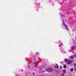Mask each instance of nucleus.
<instances>
[{
  "label": "nucleus",
  "instance_id": "obj_1",
  "mask_svg": "<svg viewBox=\"0 0 76 76\" xmlns=\"http://www.w3.org/2000/svg\"><path fill=\"white\" fill-rule=\"evenodd\" d=\"M64 60L65 61L67 62V64H70L73 62V61H72V60L70 61L69 60L66 59H65Z\"/></svg>",
  "mask_w": 76,
  "mask_h": 76
},
{
  "label": "nucleus",
  "instance_id": "obj_2",
  "mask_svg": "<svg viewBox=\"0 0 76 76\" xmlns=\"http://www.w3.org/2000/svg\"><path fill=\"white\" fill-rule=\"evenodd\" d=\"M63 25L65 28H66V30H67V31H69V29H68V27H67V26L64 23V20H63Z\"/></svg>",
  "mask_w": 76,
  "mask_h": 76
},
{
  "label": "nucleus",
  "instance_id": "obj_3",
  "mask_svg": "<svg viewBox=\"0 0 76 76\" xmlns=\"http://www.w3.org/2000/svg\"><path fill=\"white\" fill-rule=\"evenodd\" d=\"M47 72H51L52 71H53V70L51 68H49L46 69Z\"/></svg>",
  "mask_w": 76,
  "mask_h": 76
},
{
  "label": "nucleus",
  "instance_id": "obj_4",
  "mask_svg": "<svg viewBox=\"0 0 76 76\" xmlns=\"http://www.w3.org/2000/svg\"><path fill=\"white\" fill-rule=\"evenodd\" d=\"M55 67H56V69H58V64H56V66H55Z\"/></svg>",
  "mask_w": 76,
  "mask_h": 76
},
{
  "label": "nucleus",
  "instance_id": "obj_5",
  "mask_svg": "<svg viewBox=\"0 0 76 76\" xmlns=\"http://www.w3.org/2000/svg\"><path fill=\"white\" fill-rule=\"evenodd\" d=\"M72 49L73 50H75V46H72Z\"/></svg>",
  "mask_w": 76,
  "mask_h": 76
},
{
  "label": "nucleus",
  "instance_id": "obj_6",
  "mask_svg": "<svg viewBox=\"0 0 76 76\" xmlns=\"http://www.w3.org/2000/svg\"><path fill=\"white\" fill-rule=\"evenodd\" d=\"M64 68V69H65V68H66V65H64L63 66Z\"/></svg>",
  "mask_w": 76,
  "mask_h": 76
},
{
  "label": "nucleus",
  "instance_id": "obj_7",
  "mask_svg": "<svg viewBox=\"0 0 76 76\" xmlns=\"http://www.w3.org/2000/svg\"><path fill=\"white\" fill-rule=\"evenodd\" d=\"M71 58H72V59H73V58H74V56H72L71 57H70Z\"/></svg>",
  "mask_w": 76,
  "mask_h": 76
},
{
  "label": "nucleus",
  "instance_id": "obj_8",
  "mask_svg": "<svg viewBox=\"0 0 76 76\" xmlns=\"http://www.w3.org/2000/svg\"><path fill=\"white\" fill-rule=\"evenodd\" d=\"M63 72L64 73H66V70L65 69L64 70Z\"/></svg>",
  "mask_w": 76,
  "mask_h": 76
},
{
  "label": "nucleus",
  "instance_id": "obj_9",
  "mask_svg": "<svg viewBox=\"0 0 76 76\" xmlns=\"http://www.w3.org/2000/svg\"><path fill=\"white\" fill-rule=\"evenodd\" d=\"M70 70L71 72H73V68H71L70 69Z\"/></svg>",
  "mask_w": 76,
  "mask_h": 76
},
{
  "label": "nucleus",
  "instance_id": "obj_10",
  "mask_svg": "<svg viewBox=\"0 0 76 76\" xmlns=\"http://www.w3.org/2000/svg\"><path fill=\"white\" fill-rule=\"evenodd\" d=\"M61 76H65V75H64V74H61Z\"/></svg>",
  "mask_w": 76,
  "mask_h": 76
},
{
  "label": "nucleus",
  "instance_id": "obj_11",
  "mask_svg": "<svg viewBox=\"0 0 76 76\" xmlns=\"http://www.w3.org/2000/svg\"><path fill=\"white\" fill-rule=\"evenodd\" d=\"M74 65L75 66H76V63H74Z\"/></svg>",
  "mask_w": 76,
  "mask_h": 76
},
{
  "label": "nucleus",
  "instance_id": "obj_12",
  "mask_svg": "<svg viewBox=\"0 0 76 76\" xmlns=\"http://www.w3.org/2000/svg\"><path fill=\"white\" fill-rule=\"evenodd\" d=\"M30 64H31V65H32V64H33V63L32 62H31Z\"/></svg>",
  "mask_w": 76,
  "mask_h": 76
},
{
  "label": "nucleus",
  "instance_id": "obj_13",
  "mask_svg": "<svg viewBox=\"0 0 76 76\" xmlns=\"http://www.w3.org/2000/svg\"><path fill=\"white\" fill-rule=\"evenodd\" d=\"M74 70H75V71H76V68H75L74 69Z\"/></svg>",
  "mask_w": 76,
  "mask_h": 76
},
{
  "label": "nucleus",
  "instance_id": "obj_14",
  "mask_svg": "<svg viewBox=\"0 0 76 76\" xmlns=\"http://www.w3.org/2000/svg\"><path fill=\"white\" fill-rule=\"evenodd\" d=\"M28 67H30V66L29 65V64H28Z\"/></svg>",
  "mask_w": 76,
  "mask_h": 76
},
{
  "label": "nucleus",
  "instance_id": "obj_15",
  "mask_svg": "<svg viewBox=\"0 0 76 76\" xmlns=\"http://www.w3.org/2000/svg\"><path fill=\"white\" fill-rule=\"evenodd\" d=\"M33 74L34 75H35V73L33 72Z\"/></svg>",
  "mask_w": 76,
  "mask_h": 76
},
{
  "label": "nucleus",
  "instance_id": "obj_16",
  "mask_svg": "<svg viewBox=\"0 0 76 76\" xmlns=\"http://www.w3.org/2000/svg\"><path fill=\"white\" fill-rule=\"evenodd\" d=\"M60 67L61 69V66H60Z\"/></svg>",
  "mask_w": 76,
  "mask_h": 76
},
{
  "label": "nucleus",
  "instance_id": "obj_17",
  "mask_svg": "<svg viewBox=\"0 0 76 76\" xmlns=\"http://www.w3.org/2000/svg\"><path fill=\"white\" fill-rule=\"evenodd\" d=\"M36 54H38V53H36Z\"/></svg>",
  "mask_w": 76,
  "mask_h": 76
},
{
  "label": "nucleus",
  "instance_id": "obj_18",
  "mask_svg": "<svg viewBox=\"0 0 76 76\" xmlns=\"http://www.w3.org/2000/svg\"><path fill=\"white\" fill-rule=\"evenodd\" d=\"M43 72H44V71H43Z\"/></svg>",
  "mask_w": 76,
  "mask_h": 76
},
{
  "label": "nucleus",
  "instance_id": "obj_19",
  "mask_svg": "<svg viewBox=\"0 0 76 76\" xmlns=\"http://www.w3.org/2000/svg\"><path fill=\"white\" fill-rule=\"evenodd\" d=\"M61 63V62H60Z\"/></svg>",
  "mask_w": 76,
  "mask_h": 76
},
{
  "label": "nucleus",
  "instance_id": "obj_20",
  "mask_svg": "<svg viewBox=\"0 0 76 76\" xmlns=\"http://www.w3.org/2000/svg\"><path fill=\"white\" fill-rule=\"evenodd\" d=\"M17 76H18V75H17Z\"/></svg>",
  "mask_w": 76,
  "mask_h": 76
}]
</instances>
